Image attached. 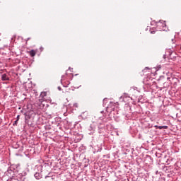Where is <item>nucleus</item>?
<instances>
[{"mask_svg": "<svg viewBox=\"0 0 181 181\" xmlns=\"http://www.w3.org/2000/svg\"><path fill=\"white\" fill-rule=\"evenodd\" d=\"M46 95H47V92H42L40 93V97L41 99L39 100L40 103H43V101H45V97H46Z\"/></svg>", "mask_w": 181, "mask_h": 181, "instance_id": "f257e3e1", "label": "nucleus"}, {"mask_svg": "<svg viewBox=\"0 0 181 181\" xmlns=\"http://www.w3.org/2000/svg\"><path fill=\"white\" fill-rule=\"evenodd\" d=\"M160 26L161 28V30H164V31H166L168 30V28L166 27V23H162L161 21H160Z\"/></svg>", "mask_w": 181, "mask_h": 181, "instance_id": "f03ea898", "label": "nucleus"}, {"mask_svg": "<svg viewBox=\"0 0 181 181\" xmlns=\"http://www.w3.org/2000/svg\"><path fill=\"white\" fill-rule=\"evenodd\" d=\"M1 80L3 81H8V80H9V76H8V75L6 74H4L1 75Z\"/></svg>", "mask_w": 181, "mask_h": 181, "instance_id": "7ed1b4c3", "label": "nucleus"}, {"mask_svg": "<svg viewBox=\"0 0 181 181\" xmlns=\"http://www.w3.org/2000/svg\"><path fill=\"white\" fill-rule=\"evenodd\" d=\"M30 56H31V57H35V56H36V53H37V51L33 49L30 52H28Z\"/></svg>", "mask_w": 181, "mask_h": 181, "instance_id": "20e7f679", "label": "nucleus"}, {"mask_svg": "<svg viewBox=\"0 0 181 181\" xmlns=\"http://www.w3.org/2000/svg\"><path fill=\"white\" fill-rule=\"evenodd\" d=\"M159 129H168V126H159Z\"/></svg>", "mask_w": 181, "mask_h": 181, "instance_id": "39448f33", "label": "nucleus"}, {"mask_svg": "<svg viewBox=\"0 0 181 181\" xmlns=\"http://www.w3.org/2000/svg\"><path fill=\"white\" fill-rule=\"evenodd\" d=\"M18 120H16L15 122H14V123L13 124V125L15 127H16V125H18Z\"/></svg>", "mask_w": 181, "mask_h": 181, "instance_id": "423d86ee", "label": "nucleus"}, {"mask_svg": "<svg viewBox=\"0 0 181 181\" xmlns=\"http://www.w3.org/2000/svg\"><path fill=\"white\" fill-rule=\"evenodd\" d=\"M160 158H161V159H163V158H166V156L163 157V154H161V156H160Z\"/></svg>", "mask_w": 181, "mask_h": 181, "instance_id": "0eeeda50", "label": "nucleus"}, {"mask_svg": "<svg viewBox=\"0 0 181 181\" xmlns=\"http://www.w3.org/2000/svg\"><path fill=\"white\" fill-rule=\"evenodd\" d=\"M19 118H21V116H20V115H18V116H17V121H19Z\"/></svg>", "mask_w": 181, "mask_h": 181, "instance_id": "6e6552de", "label": "nucleus"}, {"mask_svg": "<svg viewBox=\"0 0 181 181\" xmlns=\"http://www.w3.org/2000/svg\"><path fill=\"white\" fill-rule=\"evenodd\" d=\"M171 41L173 42V43H175V39L172 38Z\"/></svg>", "mask_w": 181, "mask_h": 181, "instance_id": "1a4fd4ad", "label": "nucleus"}, {"mask_svg": "<svg viewBox=\"0 0 181 181\" xmlns=\"http://www.w3.org/2000/svg\"><path fill=\"white\" fill-rule=\"evenodd\" d=\"M30 40V38H28V39H27V41H28V40Z\"/></svg>", "mask_w": 181, "mask_h": 181, "instance_id": "9d476101", "label": "nucleus"}]
</instances>
